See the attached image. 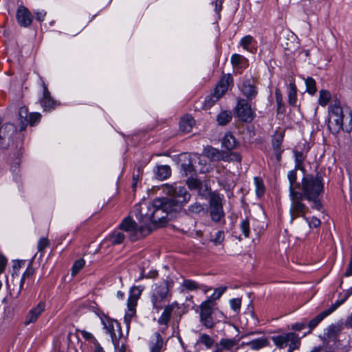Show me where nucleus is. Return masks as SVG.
Listing matches in <instances>:
<instances>
[{"label": "nucleus", "instance_id": "obj_35", "mask_svg": "<svg viewBox=\"0 0 352 352\" xmlns=\"http://www.w3.org/2000/svg\"><path fill=\"white\" fill-rule=\"evenodd\" d=\"M168 297H156L151 296V302L152 303L153 309L159 312L163 308L164 303Z\"/></svg>", "mask_w": 352, "mask_h": 352}, {"label": "nucleus", "instance_id": "obj_37", "mask_svg": "<svg viewBox=\"0 0 352 352\" xmlns=\"http://www.w3.org/2000/svg\"><path fill=\"white\" fill-rule=\"evenodd\" d=\"M275 98L276 102L277 103V113H283L285 111V109L283 102V95L278 88H276L275 90Z\"/></svg>", "mask_w": 352, "mask_h": 352}, {"label": "nucleus", "instance_id": "obj_16", "mask_svg": "<svg viewBox=\"0 0 352 352\" xmlns=\"http://www.w3.org/2000/svg\"><path fill=\"white\" fill-rule=\"evenodd\" d=\"M45 309V303L44 302H39L35 307L29 311L26 316L24 324L25 325H28L31 323L35 322Z\"/></svg>", "mask_w": 352, "mask_h": 352}, {"label": "nucleus", "instance_id": "obj_54", "mask_svg": "<svg viewBox=\"0 0 352 352\" xmlns=\"http://www.w3.org/2000/svg\"><path fill=\"white\" fill-rule=\"evenodd\" d=\"M41 118V115L39 113H32L30 114L28 120V124H30L31 126H34L37 124Z\"/></svg>", "mask_w": 352, "mask_h": 352}, {"label": "nucleus", "instance_id": "obj_61", "mask_svg": "<svg viewBox=\"0 0 352 352\" xmlns=\"http://www.w3.org/2000/svg\"><path fill=\"white\" fill-rule=\"evenodd\" d=\"M241 300L239 298H233L230 300L231 308L234 311H238L240 309Z\"/></svg>", "mask_w": 352, "mask_h": 352}, {"label": "nucleus", "instance_id": "obj_52", "mask_svg": "<svg viewBox=\"0 0 352 352\" xmlns=\"http://www.w3.org/2000/svg\"><path fill=\"white\" fill-rule=\"evenodd\" d=\"M85 265V261L83 259H78L75 261L73 267L72 275L75 276Z\"/></svg>", "mask_w": 352, "mask_h": 352}, {"label": "nucleus", "instance_id": "obj_31", "mask_svg": "<svg viewBox=\"0 0 352 352\" xmlns=\"http://www.w3.org/2000/svg\"><path fill=\"white\" fill-rule=\"evenodd\" d=\"M288 102L293 107L297 106V88L294 82L289 84Z\"/></svg>", "mask_w": 352, "mask_h": 352}, {"label": "nucleus", "instance_id": "obj_10", "mask_svg": "<svg viewBox=\"0 0 352 352\" xmlns=\"http://www.w3.org/2000/svg\"><path fill=\"white\" fill-rule=\"evenodd\" d=\"M239 339L223 338L217 343V352H237Z\"/></svg>", "mask_w": 352, "mask_h": 352}, {"label": "nucleus", "instance_id": "obj_57", "mask_svg": "<svg viewBox=\"0 0 352 352\" xmlns=\"http://www.w3.org/2000/svg\"><path fill=\"white\" fill-rule=\"evenodd\" d=\"M243 60V56L238 54H234L231 56V63L234 66L241 67Z\"/></svg>", "mask_w": 352, "mask_h": 352}, {"label": "nucleus", "instance_id": "obj_11", "mask_svg": "<svg viewBox=\"0 0 352 352\" xmlns=\"http://www.w3.org/2000/svg\"><path fill=\"white\" fill-rule=\"evenodd\" d=\"M240 90L243 95L246 98L247 101H252L258 94V90L254 85V82L248 79L241 83L240 86Z\"/></svg>", "mask_w": 352, "mask_h": 352}, {"label": "nucleus", "instance_id": "obj_33", "mask_svg": "<svg viewBox=\"0 0 352 352\" xmlns=\"http://www.w3.org/2000/svg\"><path fill=\"white\" fill-rule=\"evenodd\" d=\"M204 155L212 161H219L221 159V153L219 150L209 146L204 149Z\"/></svg>", "mask_w": 352, "mask_h": 352}, {"label": "nucleus", "instance_id": "obj_49", "mask_svg": "<svg viewBox=\"0 0 352 352\" xmlns=\"http://www.w3.org/2000/svg\"><path fill=\"white\" fill-rule=\"evenodd\" d=\"M200 179L197 177H190L186 179V184L190 190H195L197 188V185L199 184Z\"/></svg>", "mask_w": 352, "mask_h": 352}, {"label": "nucleus", "instance_id": "obj_51", "mask_svg": "<svg viewBox=\"0 0 352 352\" xmlns=\"http://www.w3.org/2000/svg\"><path fill=\"white\" fill-rule=\"evenodd\" d=\"M79 331L80 332L81 336L85 340L91 342V343L94 344V345L98 342L91 333L88 332L85 330H80Z\"/></svg>", "mask_w": 352, "mask_h": 352}, {"label": "nucleus", "instance_id": "obj_36", "mask_svg": "<svg viewBox=\"0 0 352 352\" xmlns=\"http://www.w3.org/2000/svg\"><path fill=\"white\" fill-rule=\"evenodd\" d=\"M309 212V208H308V211L306 212L304 215L302 216H299V217H297L296 218L298 217H302V220L304 221V226L306 227L307 225H308L309 228H317L318 227L321 222H320V220L318 219V218L316 217H312L310 220H309L306 217H305V214Z\"/></svg>", "mask_w": 352, "mask_h": 352}, {"label": "nucleus", "instance_id": "obj_38", "mask_svg": "<svg viewBox=\"0 0 352 352\" xmlns=\"http://www.w3.org/2000/svg\"><path fill=\"white\" fill-rule=\"evenodd\" d=\"M328 316L329 315L327 314V312L323 311L314 318L311 320L308 324V326L310 329L309 333H310L325 317Z\"/></svg>", "mask_w": 352, "mask_h": 352}, {"label": "nucleus", "instance_id": "obj_59", "mask_svg": "<svg viewBox=\"0 0 352 352\" xmlns=\"http://www.w3.org/2000/svg\"><path fill=\"white\" fill-rule=\"evenodd\" d=\"M182 168L186 176H188V174H191L195 171L193 165L190 162H189L188 164H182Z\"/></svg>", "mask_w": 352, "mask_h": 352}, {"label": "nucleus", "instance_id": "obj_8", "mask_svg": "<svg viewBox=\"0 0 352 352\" xmlns=\"http://www.w3.org/2000/svg\"><path fill=\"white\" fill-rule=\"evenodd\" d=\"M214 303L211 300H206L201 303L200 308V322L207 329H212L215 322L212 317Z\"/></svg>", "mask_w": 352, "mask_h": 352}, {"label": "nucleus", "instance_id": "obj_43", "mask_svg": "<svg viewBox=\"0 0 352 352\" xmlns=\"http://www.w3.org/2000/svg\"><path fill=\"white\" fill-rule=\"evenodd\" d=\"M127 307V311H126V314L124 317V322L126 326V328L129 329L133 318L135 316L136 310L135 307Z\"/></svg>", "mask_w": 352, "mask_h": 352}, {"label": "nucleus", "instance_id": "obj_46", "mask_svg": "<svg viewBox=\"0 0 352 352\" xmlns=\"http://www.w3.org/2000/svg\"><path fill=\"white\" fill-rule=\"evenodd\" d=\"M182 286L188 291L197 290L200 288L199 285L197 282L190 279L184 280Z\"/></svg>", "mask_w": 352, "mask_h": 352}, {"label": "nucleus", "instance_id": "obj_55", "mask_svg": "<svg viewBox=\"0 0 352 352\" xmlns=\"http://www.w3.org/2000/svg\"><path fill=\"white\" fill-rule=\"evenodd\" d=\"M218 96L212 94L206 98L204 101V107L208 109L211 107L217 100Z\"/></svg>", "mask_w": 352, "mask_h": 352}, {"label": "nucleus", "instance_id": "obj_1", "mask_svg": "<svg viewBox=\"0 0 352 352\" xmlns=\"http://www.w3.org/2000/svg\"><path fill=\"white\" fill-rule=\"evenodd\" d=\"M178 204L173 199L166 197L155 199L153 202L142 200L135 204L132 213L141 225L137 223L130 217L125 218L120 224L131 241L146 236L152 231V226L163 223L168 216L177 210Z\"/></svg>", "mask_w": 352, "mask_h": 352}, {"label": "nucleus", "instance_id": "obj_29", "mask_svg": "<svg viewBox=\"0 0 352 352\" xmlns=\"http://www.w3.org/2000/svg\"><path fill=\"white\" fill-rule=\"evenodd\" d=\"M29 113L27 107H21L19 110V117L20 120V131L25 129L28 125V120L29 118Z\"/></svg>", "mask_w": 352, "mask_h": 352}, {"label": "nucleus", "instance_id": "obj_25", "mask_svg": "<svg viewBox=\"0 0 352 352\" xmlns=\"http://www.w3.org/2000/svg\"><path fill=\"white\" fill-rule=\"evenodd\" d=\"M254 43H255V41L250 35H247L243 37L240 41V45L242 47L251 53H254L256 51V48L253 45Z\"/></svg>", "mask_w": 352, "mask_h": 352}, {"label": "nucleus", "instance_id": "obj_14", "mask_svg": "<svg viewBox=\"0 0 352 352\" xmlns=\"http://www.w3.org/2000/svg\"><path fill=\"white\" fill-rule=\"evenodd\" d=\"M16 17L19 24L23 27H28L30 25L33 19L30 12L24 6L18 8Z\"/></svg>", "mask_w": 352, "mask_h": 352}, {"label": "nucleus", "instance_id": "obj_26", "mask_svg": "<svg viewBox=\"0 0 352 352\" xmlns=\"http://www.w3.org/2000/svg\"><path fill=\"white\" fill-rule=\"evenodd\" d=\"M173 308L170 305L166 306L164 309V311L159 318L157 322L160 325L167 326L170 320L171 314L173 312Z\"/></svg>", "mask_w": 352, "mask_h": 352}, {"label": "nucleus", "instance_id": "obj_48", "mask_svg": "<svg viewBox=\"0 0 352 352\" xmlns=\"http://www.w3.org/2000/svg\"><path fill=\"white\" fill-rule=\"evenodd\" d=\"M254 183L256 185V192L258 196H261L264 194L265 186L262 180L258 177H254Z\"/></svg>", "mask_w": 352, "mask_h": 352}, {"label": "nucleus", "instance_id": "obj_45", "mask_svg": "<svg viewBox=\"0 0 352 352\" xmlns=\"http://www.w3.org/2000/svg\"><path fill=\"white\" fill-rule=\"evenodd\" d=\"M283 142V137L278 138L273 140L272 146L275 152L276 157L277 160L279 161L281 156V151L280 146Z\"/></svg>", "mask_w": 352, "mask_h": 352}, {"label": "nucleus", "instance_id": "obj_39", "mask_svg": "<svg viewBox=\"0 0 352 352\" xmlns=\"http://www.w3.org/2000/svg\"><path fill=\"white\" fill-rule=\"evenodd\" d=\"M295 169L304 170L303 162L305 159V155L302 152L295 151Z\"/></svg>", "mask_w": 352, "mask_h": 352}, {"label": "nucleus", "instance_id": "obj_9", "mask_svg": "<svg viewBox=\"0 0 352 352\" xmlns=\"http://www.w3.org/2000/svg\"><path fill=\"white\" fill-rule=\"evenodd\" d=\"M243 98H239L237 100L236 105L234 108L235 113L241 121L250 122L255 117V113L251 108L249 102Z\"/></svg>", "mask_w": 352, "mask_h": 352}, {"label": "nucleus", "instance_id": "obj_6", "mask_svg": "<svg viewBox=\"0 0 352 352\" xmlns=\"http://www.w3.org/2000/svg\"><path fill=\"white\" fill-rule=\"evenodd\" d=\"M163 191L164 193L173 197L170 199H175L177 204H179V201L175 198L182 199L180 200L181 205L188 203L191 198V195L187 191L186 188L177 184H164L163 186ZM179 208V204H178L177 209Z\"/></svg>", "mask_w": 352, "mask_h": 352}, {"label": "nucleus", "instance_id": "obj_17", "mask_svg": "<svg viewBox=\"0 0 352 352\" xmlns=\"http://www.w3.org/2000/svg\"><path fill=\"white\" fill-rule=\"evenodd\" d=\"M172 286V283L166 280L160 284H155L154 287L152 290L151 296L156 297H168L170 296L169 289Z\"/></svg>", "mask_w": 352, "mask_h": 352}, {"label": "nucleus", "instance_id": "obj_64", "mask_svg": "<svg viewBox=\"0 0 352 352\" xmlns=\"http://www.w3.org/2000/svg\"><path fill=\"white\" fill-rule=\"evenodd\" d=\"M310 352H333V349L328 346L314 347Z\"/></svg>", "mask_w": 352, "mask_h": 352}, {"label": "nucleus", "instance_id": "obj_58", "mask_svg": "<svg viewBox=\"0 0 352 352\" xmlns=\"http://www.w3.org/2000/svg\"><path fill=\"white\" fill-rule=\"evenodd\" d=\"M345 299L342 298L340 300H337L335 303H333L329 309L324 310L328 315H330L333 313L336 309H338L342 304L345 302Z\"/></svg>", "mask_w": 352, "mask_h": 352}, {"label": "nucleus", "instance_id": "obj_63", "mask_svg": "<svg viewBox=\"0 0 352 352\" xmlns=\"http://www.w3.org/2000/svg\"><path fill=\"white\" fill-rule=\"evenodd\" d=\"M158 276V272L156 270H151L147 274H144L142 271L141 273V276L139 279L142 278H155Z\"/></svg>", "mask_w": 352, "mask_h": 352}, {"label": "nucleus", "instance_id": "obj_60", "mask_svg": "<svg viewBox=\"0 0 352 352\" xmlns=\"http://www.w3.org/2000/svg\"><path fill=\"white\" fill-rule=\"evenodd\" d=\"M49 245V241L45 237H42L39 239L38 242V251L42 252L45 248H47Z\"/></svg>", "mask_w": 352, "mask_h": 352}, {"label": "nucleus", "instance_id": "obj_13", "mask_svg": "<svg viewBox=\"0 0 352 352\" xmlns=\"http://www.w3.org/2000/svg\"><path fill=\"white\" fill-rule=\"evenodd\" d=\"M43 87V97L40 100V104L45 111H52L55 109L57 102L50 96V93L45 84L44 81L41 80Z\"/></svg>", "mask_w": 352, "mask_h": 352}, {"label": "nucleus", "instance_id": "obj_44", "mask_svg": "<svg viewBox=\"0 0 352 352\" xmlns=\"http://www.w3.org/2000/svg\"><path fill=\"white\" fill-rule=\"evenodd\" d=\"M341 330L340 326L331 324L327 329L326 335L328 338H334L340 333Z\"/></svg>", "mask_w": 352, "mask_h": 352}, {"label": "nucleus", "instance_id": "obj_22", "mask_svg": "<svg viewBox=\"0 0 352 352\" xmlns=\"http://www.w3.org/2000/svg\"><path fill=\"white\" fill-rule=\"evenodd\" d=\"M204 212V206L199 202H195L190 204L187 209L184 210V212L190 217H195Z\"/></svg>", "mask_w": 352, "mask_h": 352}, {"label": "nucleus", "instance_id": "obj_12", "mask_svg": "<svg viewBox=\"0 0 352 352\" xmlns=\"http://www.w3.org/2000/svg\"><path fill=\"white\" fill-rule=\"evenodd\" d=\"M102 324L107 333L110 334L115 347H118L119 343H116V341L118 336L116 331L118 332V336L122 334L119 323L116 320L107 319L106 321L103 320Z\"/></svg>", "mask_w": 352, "mask_h": 352}, {"label": "nucleus", "instance_id": "obj_41", "mask_svg": "<svg viewBox=\"0 0 352 352\" xmlns=\"http://www.w3.org/2000/svg\"><path fill=\"white\" fill-rule=\"evenodd\" d=\"M305 82L307 91L311 95L315 94L317 91L315 80L311 77H307L305 79Z\"/></svg>", "mask_w": 352, "mask_h": 352}, {"label": "nucleus", "instance_id": "obj_2", "mask_svg": "<svg viewBox=\"0 0 352 352\" xmlns=\"http://www.w3.org/2000/svg\"><path fill=\"white\" fill-rule=\"evenodd\" d=\"M328 128L333 134L341 130L349 133L352 130V112L347 106H341L339 101H334L329 107Z\"/></svg>", "mask_w": 352, "mask_h": 352}, {"label": "nucleus", "instance_id": "obj_56", "mask_svg": "<svg viewBox=\"0 0 352 352\" xmlns=\"http://www.w3.org/2000/svg\"><path fill=\"white\" fill-rule=\"evenodd\" d=\"M226 290V287H219L217 288L214 293L210 296L208 300H211L213 302L214 300L219 299L221 295L225 292Z\"/></svg>", "mask_w": 352, "mask_h": 352}, {"label": "nucleus", "instance_id": "obj_4", "mask_svg": "<svg viewBox=\"0 0 352 352\" xmlns=\"http://www.w3.org/2000/svg\"><path fill=\"white\" fill-rule=\"evenodd\" d=\"M287 178L289 182V190L291 200L289 208L290 223H293L297 217L302 216L308 211V207L302 202V193L298 190L301 184L296 182V170L289 171Z\"/></svg>", "mask_w": 352, "mask_h": 352}, {"label": "nucleus", "instance_id": "obj_27", "mask_svg": "<svg viewBox=\"0 0 352 352\" xmlns=\"http://www.w3.org/2000/svg\"><path fill=\"white\" fill-rule=\"evenodd\" d=\"M195 190L197 192L199 196L203 198H206L208 195H210L212 193L210 192V187L207 181L200 180L199 184L197 185V188H195Z\"/></svg>", "mask_w": 352, "mask_h": 352}, {"label": "nucleus", "instance_id": "obj_24", "mask_svg": "<svg viewBox=\"0 0 352 352\" xmlns=\"http://www.w3.org/2000/svg\"><path fill=\"white\" fill-rule=\"evenodd\" d=\"M16 127L11 123H7L0 127V139L10 138L15 132Z\"/></svg>", "mask_w": 352, "mask_h": 352}, {"label": "nucleus", "instance_id": "obj_50", "mask_svg": "<svg viewBox=\"0 0 352 352\" xmlns=\"http://www.w3.org/2000/svg\"><path fill=\"white\" fill-rule=\"evenodd\" d=\"M225 239V234L223 231H218L215 233L214 236L212 239V241L215 245H220Z\"/></svg>", "mask_w": 352, "mask_h": 352}, {"label": "nucleus", "instance_id": "obj_19", "mask_svg": "<svg viewBox=\"0 0 352 352\" xmlns=\"http://www.w3.org/2000/svg\"><path fill=\"white\" fill-rule=\"evenodd\" d=\"M242 346H248L251 350L258 351L270 345V341L265 337L258 338L250 342H243Z\"/></svg>", "mask_w": 352, "mask_h": 352}, {"label": "nucleus", "instance_id": "obj_32", "mask_svg": "<svg viewBox=\"0 0 352 352\" xmlns=\"http://www.w3.org/2000/svg\"><path fill=\"white\" fill-rule=\"evenodd\" d=\"M34 269L31 266H29L27 268V270H25V272L23 274L22 277L19 280V283H18L19 284L17 285V289L16 291H14L15 294L17 295L19 294H21L25 280L28 278L31 277L34 274Z\"/></svg>", "mask_w": 352, "mask_h": 352}, {"label": "nucleus", "instance_id": "obj_3", "mask_svg": "<svg viewBox=\"0 0 352 352\" xmlns=\"http://www.w3.org/2000/svg\"><path fill=\"white\" fill-rule=\"evenodd\" d=\"M323 188L322 175L318 173L315 177L310 175L304 177L298 190L302 193V200H307L311 203L312 208L320 210L322 204L318 197L323 190Z\"/></svg>", "mask_w": 352, "mask_h": 352}, {"label": "nucleus", "instance_id": "obj_21", "mask_svg": "<svg viewBox=\"0 0 352 352\" xmlns=\"http://www.w3.org/2000/svg\"><path fill=\"white\" fill-rule=\"evenodd\" d=\"M195 124V121L193 118L189 115H186L180 120V130L184 133H189L191 131Z\"/></svg>", "mask_w": 352, "mask_h": 352}, {"label": "nucleus", "instance_id": "obj_47", "mask_svg": "<svg viewBox=\"0 0 352 352\" xmlns=\"http://www.w3.org/2000/svg\"><path fill=\"white\" fill-rule=\"evenodd\" d=\"M331 98L330 93L327 90H321L320 91V96L318 102L321 106H325L329 102Z\"/></svg>", "mask_w": 352, "mask_h": 352}, {"label": "nucleus", "instance_id": "obj_15", "mask_svg": "<svg viewBox=\"0 0 352 352\" xmlns=\"http://www.w3.org/2000/svg\"><path fill=\"white\" fill-rule=\"evenodd\" d=\"M148 348L150 352H162L165 350L166 344L160 333L155 332L151 337L148 343Z\"/></svg>", "mask_w": 352, "mask_h": 352}, {"label": "nucleus", "instance_id": "obj_18", "mask_svg": "<svg viewBox=\"0 0 352 352\" xmlns=\"http://www.w3.org/2000/svg\"><path fill=\"white\" fill-rule=\"evenodd\" d=\"M232 81V77L230 75L223 76L219 81L213 94L218 96L219 99L228 91Z\"/></svg>", "mask_w": 352, "mask_h": 352}, {"label": "nucleus", "instance_id": "obj_34", "mask_svg": "<svg viewBox=\"0 0 352 352\" xmlns=\"http://www.w3.org/2000/svg\"><path fill=\"white\" fill-rule=\"evenodd\" d=\"M232 113L229 111H222L217 117V121L219 125H226L232 120Z\"/></svg>", "mask_w": 352, "mask_h": 352}, {"label": "nucleus", "instance_id": "obj_40", "mask_svg": "<svg viewBox=\"0 0 352 352\" xmlns=\"http://www.w3.org/2000/svg\"><path fill=\"white\" fill-rule=\"evenodd\" d=\"M197 343L204 344L206 349H210L214 345V340L209 335L202 333L199 336Z\"/></svg>", "mask_w": 352, "mask_h": 352}, {"label": "nucleus", "instance_id": "obj_28", "mask_svg": "<svg viewBox=\"0 0 352 352\" xmlns=\"http://www.w3.org/2000/svg\"><path fill=\"white\" fill-rule=\"evenodd\" d=\"M236 144L237 142L235 138L230 133H226L222 140L223 146L228 150L234 149L236 147Z\"/></svg>", "mask_w": 352, "mask_h": 352}, {"label": "nucleus", "instance_id": "obj_62", "mask_svg": "<svg viewBox=\"0 0 352 352\" xmlns=\"http://www.w3.org/2000/svg\"><path fill=\"white\" fill-rule=\"evenodd\" d=\"M140 168L138 167L137 169V173L133 172V174L132 188L134 191L135 190L138 182L140 180Z\"/></svg>", "mask_w": 352, "mask_h": 352}, {"label": "nucleus", "instance_id": "obj_7", "mask_svg": "<svg viewBox=\"0 0 352 352\" xmlns=\"http://www.w3.org/2000/svg\"><path fill=\"white\" fill-rule=\"evenodd\" d=\"M210 215L214 222H220L224 219L225 212L223 209L222 197L215 192L210 194Z\"/></svg>", "mask_w": 352, "mask_h": 352}, {"label": "nucleus", "instance_id": "obj_53", "mask_svg": "<svg viewBox=\"0 0 352 352\" xmlns=\"http://www.w3.org/2000/svg\"><path fill=\"white\" fill-rule=\"evenodd\" d=\"M240 228L245 237L249 236L250 234V223L248 219H243L240 223Z\"/></svg>", "mask_w": 352, "mask_h": 352}, {"label": "nucleus", "instance_id": "obj_5", "mask_svg": "<svg viewBox=\"0 0 352 352\" xmlns=\"http://www.w3.org/2000/svg\"><path fill=\"white\" fill-rule=\"evenodd\" d=\"M274 344L278 349L288 347L287 352L298 349L301 344V338L294 332L283 333L271 337Z\"/></svg>", "mask_w": 352, "mask_h": 352}, {"label": "nucleus", "instance_id": "obj_23", "mask_svg": "<svg viewBox=\"0 0 352 352\" xmlns=\"http://www.w3.org/2000/svg\"><path fill=\"white\" fill-rule=\"evenodd\" d=\"M121 230H115L112 234H111L108 238L107 239L109 243L111 245H119L121 244L124 239L125 235L122 232L124 231L120 228Z\"/></svg>", "mask_w": 352, "mask_h": 352}, {"label": "nucleus", "instance_id": "obj_42", "mask_svg": "<svg viewBox=\"0 0 352 352\" xmlns=\"http://www.w3.org/2000/svg\"><path fill=\"white\" fill-rule=\"evenodd\" d=\"M19 280L16 279L14 274H12V284L13 287H12L10 283H9L8 281L7 282V287H8V289L9 290L10 295L12 297L15 298H18L21 294H19L16 295L14 294V291H16L17 289V285L19 284L18 283Z\"/></svg>", "mask_w": 352, "mask_h": 352}, {"label": "nucleus", "instance_id": "obj_30", "mask_svg": "<svg viewBox=\"0 0 352 352\" xmlns=\"http://www.w3.org/2000/svg\"><path fill=\"white\" fill-rule=\"evenodd\" d=\"M171 170L167 165L159 166L155 172L156 177L160 180H164L170 176Z\"/></svg>", "mask_w": 352, "mask_h": 352}, {"label": "nucleus", "instance_id": "obj_20", "mask_svg": "<svg viewBox=\"0 0 352 352\" xmlns=\"http://www.w3.org/2000/svg\"><path fill=\"white\" fill-rule=\"evenodd\" d=\"M144 287L143 286H133L129 292V296L127 300V307H135L137 302L140 298Z\"/></svg>", "mask_w": 352, "mask_h": 352}]
</instances>
